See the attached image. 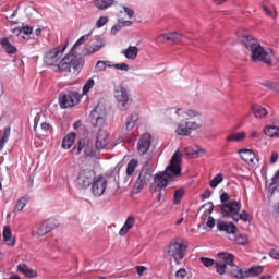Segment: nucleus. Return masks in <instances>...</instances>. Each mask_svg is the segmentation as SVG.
Returning a JSON list of instances; mask_svg holds the SVG:
<instances>
[{"label": "nucleus", "mask_w": 279, "mask_h": 279, "mask_svg": "<svg viewBox=\"0 0 279 279\" xmlns=\"http://www.w3.org/2000/svg\"><path fill=\"white\" fill-rule=\"evenodd\" d=\"M239 40L241 45L251 52V60L253 62H265V64L271 65V57L269 52L260 46L258 39L254 38L252 35H242Z\"/></svg>", "instance_id": "f257e3e1"}, {"label": "nucleus", "mask_w": 279, "mask_h": 279, "mask_svg": "<svg viewBox=\"0 0 279 279\" xmlns=\"http://www.w3.org/2000/svg\"><path fill=\"white\" fill-rule=\"evenodd\" d=\"M179 175H182V153L177 150L173 154L169 166L162 173L156 174L154 181L158 189H166L169 184V180L167 178H179Z\"/></svg>", "instance_id": "f03ea898"}, {"label": "nucleus", "mask_w": 279, "mask_h": 279, "mask_svg": "<svg viewBox=\"0 0 279 279\" xmlns=\"http://www.w3.org/2000/svg\"><path fill=\"white\" fill-rule=\"evenodd\" d=\"M86 61L82 58L81 54L74 52L73 50L70 51L58 64V70L61 73H80L82 69H84V63Z\"/></svg>", "instance_id": "7ed1b4c3"}, {"label": "nucleus", "mask_w": 279, "mask_h": 279, "mask_svg": "<svg viewBox=\"0 0 279 279\" xmlns=\"http://www.w3.org/2000/svg\"><path fill=\"white\" fill-rule=\"evenodd\" d=\"M151 180H154L151 163H149V161H145L134 183L133 191H135V193H141V191H143V189H145V186H147Z\"/></svg>", "instance_id": "20e7f679"}, {"label": "nucleus", "mask_w": 279, "mask_h": 279, "mask_svg": "<svg viewBox=\"0 0 279 279\" xmlns=\"http://www.w3.org/2000/svg\"><path fill=\"white\" fill-rule=\"evenodd\" d=\"M82 149H84V155L86 158H95L97 156V146H95V142L89 138H81L72 148L71 153L74 156H80L82 154Z\"/></svg>", "instance_id": "39448f33"}, {"label": "nucleus", "mask_w": 279, "mask_h": 279, "mask_svg": "<svg viewBox=\"0 0 279 279\" xmlns=\"http://www.w3.org/2000/svg\"><path fill=\"white\" fill-rule=\"evenodd\" d=\"M114 99L119 110L125 111L132 106V96H130V90L123 85H118L113 89Z\"/></svg>", "instance_id": "423d86ee"}, {"label": "nucleus", "mask_w": 279, "mask_h": 279, "mask_svg": "<svg viewBox=\"0 0 279 279\" xmlns=\"http://www.w3.org/2000/svg\"><path fill=\"white\" fill-rule=\"evenodd\" d=\"M186 250H189V246L182 244L180 239H173L168 246V255L174 258L175 263L180 265L184 259V252Z\"/></svg>", "instance_id": "0eeeda50"}, {"label": "nucleus", "mask_w": 279, "mask_h": 279, "mask_svg": "<svg viewBox=\"0 0 279 279\" xmlns=\"http://www.w3.org/2000/svg\"><path fill=\"white\" fill-rule=\"evenodd\" d=\"M220 211L222 217L234 220L239 216V213H241V203L238 201H229L220 205Z\"/></svg>", "instance_id": "6e6552de"}, {"label": "nucleus", "mask_w": 279, "mask_h": 279, "mask_svg": "<svg viewBox=\"0 0 279 279\" xmlns=\"http://www.w3.org/2000/svg\"><path fill=\"white\" fill-rule=\"evenodd\" d=\"M77 104H80V93L77 92L61 93L59 95V106L63 110L73 108V106H77Z\"/></svg>", "instance_id": "1a4fd4ad"}, {"label": "nucleus", "mask_w": 279, "mask_h": 279, "mask_svg": "<svg viewBox=\"0 0 279 279\" xmlns=\"http://www.w3.org/2000/svg\"><path fill=\"white\" fill-rule=\"evenodd\" d=\"M90 123L94 128L101 130L106 123V108L101 106H96L89 116Z\"/></svg>", "instance_id": "9d476101"}, {"label": "nucleus", "mask_w": 279, "mask_h": 279, "mask_svg": "<svg viewBox=\"0 0 279 279\" xmlns=\"http://www.w3.org/2000/svg\"><path fill=\"white\" fill-rule=\"evenodd\" d=\"M64 51H66V45L58 46L57 48L48 51L44 57L45 64H47L48 66H53V64H58Z\"/></svg>", "instance_id": "9b49d317"}, {"label": "nucleus", "mask_w": 279, "mask_h": 279, "mask_svg": "<svg viewBox=\"0 0 279 279\" xmlns=\"http://www.w3.org/2000/svg\"><path fill=\"white\" fill-rule=\"evenodd\" d=\"M202 128H203L202 122H195V121L180 122L175 132L179 136H191V132L195 130H202Z\"/></svg>", "instance_id": "f8f14e48"}, {"label": "nucleus", "mask_w": 279, "mask_h": 279, "mask_svg": "<svg viewBox=\"0 0 279 279\" xmlns=\"http://www.w3.org/2000/svg\"><path fill=\"white\" fill-rule=\"evenodd\" d=\"M95 172L90 169L81 170L77 177L80 189H88L95 182Z\"/></svg>", "instance_id": "ddd939ff"}, {"label": "nucleus", "mask_w": 279, "mask_h": 279, "mask_svg": "<svg viewBox=\"0 0 279 279\" xmlns=\"http://www.w3.org/2000/svg\"><path fill=\"white\" fill-rule=\"evenodd\" d=\"M108 181L104 177H97L92 183V193L95 197H101L106 193Z\"/></svg>", "instance_id": "4468645a"}, {"label": "nucleus", "mask_w": 279, "mask_h": 279, "mask_svg": "<svg viewBox=\"0 0 279 279\" xmlns=\"http://www.w3.org/2000/svg\"><path fill=\"white\" fill-rule=\"evenodd\" d=\"M150 147H151V135L149 133H145L142 135V137L138 140V143H137V151L140 156H145V154L149 151Z\"/></svg>", "instance_id": "2eb2a0df"}, {"label": "nucleus", "mask_w": 279, "mask_h": 279, "mask_svg": "<svg viewBox=\"0 0 279 279\" xmlns=\"http://www.w3.org/2000/svg\"><path fill=\"white\" fill-rule=\"evenodd\" d=\"M106 47L104 39H98L97 44H86L83 49V56H93Z\"/></svg>", "instance_id": "dca6fc26"}, {"label": "nucleus", "mask_w": 279, "mask_h": 279, "mask_svg": "<svg viewBox=\"0 0 279 279\" xmlns=\"http://www.w3.org/2000/svg\"><path fill=\"white\" fill-rule=\"evenodd\" d=\"M58 228V222L53 219L45 220L37 230L38 236H45V234H49L51 230Z\"/></svg>", "instance_id": "f3484780"}, {"label": "nucleus", "mask_w": 279, "mask_h": 279, "mask_svg": "<svg viewBox=\"0 0 279 279\" xmlns=\"http://www.w3.org/2000/svg\"><path fill=\"white\" fill-rule=\"evenodd\" d=\"M216 226L219 232H227V234H236L238 228L232 222H226L223 220H219Z\"/></svg>", "instance_id": "a211bd4d"}, {"label": "nucleus", "mask_w": 279, "mask_h": 279, "mask_svg": "<svg viewBox=\"0 0 279 279\" xmlns=\"http://www.w3.org/2000/svg\"><path fill=\"white\" fill-rule=\"evenodd\" d=\"M108 143H110L108 132L99 131L96 137V149H106Z\"/></svg>", "instance_id": "6ab92c4d"}, {"label": "nucleus", "mask_w": 279, "mask_h": 279, "mask_svg": "<svg viewBox=\"0 0 279 279\" xmlns=\"http://www.w3.org/2000/svg\"><path fill=\"white\" fill-rule=\"evenodd\" d=\"M175 114L178 117H181V119H195L197 117H202V112L195 110V109H177Z\"/></svg>", "instance_id": "aec40b11"}, {"label": "nucleus", "mask_w": 279, "mask_h": 279, "mask_svg": "<svg viewBox=\"0 0 279 279\" xmlns=\"http://www.w3.org/2000/svg\"><path fill=\"white\" fill-rule=\"evenodd\" d=\"M121 53L126 58V60H136L138 57V47L130 46L129 48L122 50Z\"/></svg>", "instance_id": "412c9836"}, {"label": "nucleus", "mask_w": 279, "mask_h": 279, "mask_svg": "<svg viewBox=\"0 0 279 279\" xmlns=\"http://www.w3.org/2000/svg\"><path fill=\"white\" fill-rule=\"evenodd\" d=\"M134 223H136V219L130 216L119 231L120 236H125V234H128V231L132 230V228L134 227Z\"/></svg>", "instance_id": "4be33fe9"}, {"label": "nucleus", "mask_w": 279, "mask_h": 279, "mask_svg": "<svg viewBox=\"0 0 279 279\" xmlns=\"http://www.w3.org/2000/svg\"><path fill=\"white\" fill-rule=\"evenodd\" d=\"M3 241L8 243L9 247H14L16 244V238H12V230L10 227H4L3 229Z\"/></svg>", "instance_id": "5701e85b"}, {"label": "nucleus", "mask_w": 279, "mask_h": 279, "mask_svg": "<svg viewBox=\"0 0 279 279\" xmlns=\"http://www.w3.org/2000/svg\"><path fill=\"white\" fill-rule=\"evenodd\" d=\"M238 154H240V158H242L244 162H254V158H256V154L247 148L239 150Z\"/></svg>", "instance_id": "b1692460"}, {"label": "nucleus", "mask_w": 279, "mask_h": 279, "mask_svg": "<svg viewBox=\"0 0 279 279\" xmlns=\"http://www.w3.org/2000/svg\"><path fill=\"white\" fill-rule=\"evenodd\" d=\"M217 256L218 258H220L219 260L223 263L227 267L228 265L230 267H234V255L230 253H218Z\"/></svg>", "instance_id": "393cba45"}, {"label": "nucleus", "mask_w": 279, "mask_h": 279, "mask_svg": "<svg viewBox=\"0 0 279 279\" xmlns=\"http://www.w3.org/2000/svg\"><path fill=\"white\" fill-rule=\"evenodd\" d=\"M2 49H4L5 53H8V56H12L14 53H16V47H14L10 40L8 38H3L0 43Z\"/></svg>", "instance_id": "a878e982"}, {"label": "nucleus", "mask_w": 279, "mask_h": 279, "mask_svg": "<svg viewBox=\"0 0 279 279\" xmlns=\"http://www.w3.org/2000/svg\"><path fill=\"white\" fill-rule=\"evenodd\" d=\"M245 136H247V133L244 131L240 133H231L227 136V143H241V141H245Z\"/></svg>", "instance_id": "bb28decb"}, {"label": "nucleus", "mask_w": 279, "mask_h": 279, "mask_svg": "<svg viewBox=\"0 0 279 279\" xmlns=\"http://www.w3.org/2000/svg\"><path fill=\"white\" fill-rule=\"evenodd\" d=\"M138 113H131V116L126 118L125 130H134V128H136V123H138Z\"/></svg>", "instance_id": "cd10ccee"}, {"label": "nucleus", "mask_w": 279, "mask_h": 279, "mask_svg": "<svg viewBox=\"0 0 279 279\" xmlns=\"http://www.w3.org/2000/svg\"><path fill=\"white\" fill-rule=\"evenodd\" d=\"M73 143H75V133L71 132L63 138L61 147L63 149H71Z\"/></svg>", "instance_id": "c85d7f7f"}, {"label": "nucleus", "mask_w": 279, "mask_h": 279, "mask_svg": "<svg viewBox=\"0 0 279 279\" xmlns=\"http://www.w3.org/2000/svg\"><path fill=\"white\" fill-rule=\"evenodd\" d=\"M252 112L256 119H263V117H267V109L260 105H253Z\"/></svg>", "instance_id": "c756f323"}, {"label": "nucleus", "mask_w": 279, "mask_h": 279, "mask_svg": "<svg viewBox=\"0 0 279 279\" xmlns=\"http://www.w3.org/2000/svg\"><path fill=\"white\" fill-rule=\"evenodd\" d=\"M17 271H20V274H24V276H26V278H36V271H34L29 267H27L26 264H20L17 266Z\"/></svg>", "instance_id": "7c9ffc66"}, {"label": "nucleus", "mask_w": 279, "mask_h": 279, "mask_svg": "<svg viewBox=\"0 0 279 279\" xmlns=\"http://www.w3.org/2000/svg\"><path fill=\"white\" fill-rule=\"evenodd\" d=\"M94 5L97 10H108V8L114 5V0H95Z\"/></svg>", "instance_id": "2f4dec72"}, {"label": "nucleus", "mask_w": 279, "mask_h": 279, "mask_svg": "<svg viewBox=\"0 0 279 279\" xmlns=\"http://www.w3.org/2000/svg\"><path fill=\"white\" fill-rule=\"evenodd\" d=\"M206 206H207V209L201 216L202 221H206V219H208V217H210V215H213V210L215 208V205H213V202H209L208 204L203 205L201 207V210H204V208Z\"/></svg>", "instance_id": "473e14b6"}, {"label": "nucleus", "mask_w": 279, "mask_h": 279, "mask_svg": "<svg viewBox=\"0 0 279 279\" xmlns=\"http://www.w3.org/2000/svg\"><path fill=\"white\" fill-rule=\"evenodd\" d=\"M263 274V266L252 267L245 270L246 278H256Z\"/></svg>", "instance_id": "72a5a7b5"}, {"label": "nucleus", "mask_w": 279, "mask_h": 279, "mask_svg": "<svg viewBox=\"0 0 279 279\" xmlns=\"http://www.w3.org/2000/svg\"><path fill=\"white\" fill-rule=\"evenodd\" d=\"M233 267V269L231 270V276L232 278H236V279H247L246 275H245V269H241L239 268L236 265L231 266Z\"/></svg>", "instance_id": "f704fd0d"}, {"label": "nucleus", "mask_w": 279, "mask_h": 279, "mask_svg": "<svg viewBox=\"0 0 279 279\" xmlns=\"http://www.w3.org/2000/svg\"><path fill=\"white\" fill-rule=\"evenodd\" d=\"M136 167H138V160L132 159L129 161L126 166V175L129 178H132V175H134V172L136 171Z\"/></svg>", "instance_id": "c9c22d12"}, {"label": "nucleus", "mask_w": 279, "mask_h": 279, "mask_svg": "<svg viewBox=\"0 0 279 279\" xmlns=\"http://www.w3.org/2000/svg\"><path fill=\"white\" fill-rule=\"evenodd\" d=\"M182 38H184V36L178 32L168 33V43H174L178 45V43H182Z\"/></svg>", "instance_id": "e433bc0d"}, {"label": "nucleus", "mask_w": 279, "mask_h": 279, "mask_svg": "<svg viewBox=\"0 0 279 279\" xmlns=\"http://www.w3.org/2000/svg\"><path fill=\"white\" fill-rule=\"evenodd\" d=\"M112 66L110 61H97L95 65V73H101V71H106V69Z\"/></svg>", "instance_id": "4c0bfd02"}, {"label": "nucleus", "mask_w": 279, "mask_h": 279, "mask_svg": "<svg viewBox=\"0 0 279 279\" xmlns=\"http://www.w3.org/2000/svg\"><path fill=\"white\" fill-rule=\"evenodd\" d=\"M10 132H11L10 126H7L4 129L2 138L0 140V149H3V147L8 143V140L10 138Z\"/></svg>", "instance_id": "58836bf2"}, {"label": "nucleus", "mask_w": 279, "mask_h": 279, "mask_svg": "<svg viewBox=\"0 0 279 279\" xmlns=\"http://www.w3.org/2000/svg\"><path fill=\"white\" fill-rule=\"evenodd\" d=\"M182 197H184V189L181 187L174 192L173 204H175V206H178V204H180V202H182Z\"/></svg>", "instance_id": "ea45409f"}, {"label": "nucleus", "mask_w": 279, "mask_h": 279, "mask_svg": "<svg viewBox=\"0 0 279 279\" xmlns=\"http://www.w3.org/2000/svg\"><path fill=\"white\" fill-rule=\"evenodd\" d=\"M233 221H244V223H247V221H250V214L245 210H243L241 214L239 211L238 216L235 217V219H233Z\"/></svg>", "instance_id": "a19ab883"}, {"label": "nucleus", "mask_w": 279, "mask_h": 279, "mask_svg": "<svg viewBox=\"0 0 279 279\" xmlns=\"http://www.w3.org/2000/svg\"><path fill=\"white\" fill-rule=\"evenodd\" d=\"M88 38H90V34H87V35H83L72 47L71 51H73L74 53H77L75 51V49L77 47H80V45H84V43H86L88 40Z\"/></svg>", "instance_id": "79ce46f5"}, {"label": "nucleus", "mask_w": 279, "mask_h": 279, "mask_svg": "<svg viewBox=\"0 0 279 279\" xmlns=\"http://www.w3.org/2000/svg\"><path fill=\"white\" fill-rule=\"evenodd\" d=\"M223 182V174L222 173H218L211 181H210V186L211 189H217V186H219V184H221Z\"/></svg>", "instance_id": "37998d69"}, {"label": "nucleus", "mask_w": 279, "mask_h": 279, "mask_svg": "<svg viewBox=\"0 0 279 279\" xmlns=\"http://www.w3.org/2000/svg\"><path fill=\"white\" fill-rule=\"evenodd\" d=\"M234 241H235L236 245H247V243H250V240L247 239V235H245V234L235 235Z\"/></svg>", "instance_id": "c03bdc74"}, {"label": "nucleus", "mask_w": 279, "mask_h": 279, "mask_svg": "<svg viewBox=\"0 0 279 279\" xmlns=\"http://www.w3.org/2000/svg\"><path fill=\"white\" fill-rule=\"evenodd\" d=\"M215 265H216L217 274H219V276H223V274H226V269H227L228 266L225 263L220 262V260H217L215 263Z\"/></svg>", "instance_id": "a18cd8bd"}, {"label": "nucleus", "mask_w": 279, "mask_h": 279, "mask_svg": "<svg viewBox=\"0 0 279 279\" xmlns=\"http://www.w3.org/2000/svg\"><path fill=\"white\" fill-rule=\"evenodd\" d=\"M28 199L29 198H27V197L20 198L15 205V210H17V213H21V210H23V208H25V206H27Z\"/></svg>", "instance_id": "49530a36"}, {"label": "nucleus", "mask_w": 279, "mask_h": 279, "mask_svg": "<svg viewBox=\"0 0 279 279\" xmlns=\"http://www.w3.org/2000/svg\"><path fill=\"white\" fill-rule=\"evenodd\" d=\"M93 86H95V80H87L85 85L83 86V95H87V93H90V88H93Z\"/></svg>", "instance_id": "de8ad7c7"}, {"label": "nucleus", "mask_w": 279, "mask_h": 279, "mask_svg": "<svg viewBox=\"0 0 279 279\" xmlns=\"http://www.w3.org/2000/svg\"><path fill=\"white\" fill-rule=\"evenodd\" d=\"M155 43L157 45H165V43H169V33H165V34L159 35L156 38Z\"/></svg>", "instance_id": "09e8293b"}, {"label": "nucleus", "mask_w": 279, "mask_h": 279, "mask_svg": "<svg viewBox=\"0 0 279 279\" xmlns=\"http://www.w3.org/2000/svg\"><path fill=\"white\" fill-rule=\"evenodd\" d=\"M264 134H265L266 136H270V137L276 136V125H272V126H265V128H264Z\"/></svg>", "instance_id": "8fccbe9b"}, {"label": "nucleus", "mask_w": 279, "mask_h": 279, "mask_svg": "<svg viewBox=\"0 0 279 279\" xmlns=\"http://www.w3.org/2000/svg\"><path fill=\"white\" fill-rule=\"evenodd\" d=\"M262 86H264V88H268V90H276V88H278V84L274 81H266L262 83Z\"/></svg>", "instance_id": "3c124183"}, {"label": "nucleus", "mask_w": 279, "mask_h": 279, "mask_svg": "<svg viewBox=\"0 0 279 279\" xmlns=\"http://www.w3.org/2000/svg\"><path fill=\"white\" fill-rule=\"evenodd\" d=\"M108 21H110V17H108V16H101V17H99L98 21L96 22V26H97L98 28H101V27H104V25H106V23H108Z\"/></svg>", "instance_id": "603ef678"}, {"label": "nucleus", "mask_w": 279, "mask_h": 279, "mask_svg": "<svg viewBox=\"0 0 279 279\" xmlns=\"http://www.w3.org/2000/svg\"><path fill=\"white\" fill-rule=\"evenodd\" d=\"M199 260L206 267H213V265H215V259H210L208 257H201Z\"/></svg>", "instance_id": "864d4df0"}, {"label": "nucleus", "mask_w": 279, "mask_h": 279, "mask_svg": "<svg viewBox=\"0 0 279 279\" xmlns=\"http://www.w3.org/2000/svg\"><path fill=\"white\" fill-rule=\"evenodd\" d=\"M111 66H113V69H118V71H130V65H128L126 63H118Z\"/></svg>", "instance_id": "5fc2aeb1"}, {"label": "nucleus", "mask_w": 279, "mask_h": 279, "mask_svg": "<svg viewBox=\"0 0 279 279\" xmlns=\"http://www.w3.org/2000/svg\"><path fill=\"white\" fill-rule=\"evenodd\" d=\"M123 27V25H121V23L119 22L118 24H116L114 26L111 27L110 34L112 36H117V32H120V29Z\"/></svg>", "instance_id": "6e6d98bb"}, {"label": "nucleus", "mask_w": 279, "mask_h": 279, "mask_svg": "<svg viewBox=\"0 0 279 279\" xmlns=\"http://www.w3.org/2000/svg\"><path fill=\"white\" fill-rule=\"evenodd\" d=\"M220 202H221V204H228V202H230V194L227 192H223L220 195Z\"/></svg>", "instance_id": "4d7b16f0"}, {"label": "nucleus", "mask_w": 279, "mask_h": 279, "mask_svg": "<svg viewBox=\"0 0 279 279\" xmlns=\"http://www.w3.org/2000/svg\"><path fill=\"white\" fill-rule=\"evenodd\" d=\"M186 275H187L186 269L181 268V269H179V270L175 272V278L184 279V278H186Z\"/></svg>", "instance_id": "13d9d810"}, {"label": "nucleus", "mask_w": 279, "mask_h": 279, "mask_svg": "<svg viewBox=\"0 0 279 279\" xmlns=\"http://www.w3.org/2000/svg\"><path fill=\"white\" fill-rule=\"evenodd\" d=\"M34 32V28L31 26H24L22 27V34L25 36H29Z\"/></svg>", "instance_id": "bf43d9fd"}, {"label": "nucleus", "mask_w": 279, "mask_h": 279, "mask_svg": "<svg viewBox=\"0 0 279 279\" xmlns=\"http://www.w3.org/2000/svg\"><path fill=\"white\" fill-rule=\"evenodd\" d=\"M269 256L275 260H279V252L276 248L270 250Z\"/></svg>", "instance_id": "052dcab7"}, {"label": "nucleus", "mask_w": 279, "mask_h": 279, "mask_svg": "<svg viewBox=\"0 0 279 279\" xmlns=\"http://www.w3.org/2000/svg\"><path fill=\"white\" fill-rule=\"evenodd\" d=\"M278 162V153L272 151L270 156V165H276Z\"/></svg>", "instance_id": "680f3d73"}, {"label": "nucleus", "mask_w": 279, "mask_h": 279, "mask_svg": "<svg viewBox=\"0 0 279 279\" xmlns=\"http://www.w3.org/2000/svg\"><path fill=\"white\" fill-rule=\"evenodd\" d=\"M206 226H207V228H210V230H213V228H215V218H213V216L208 217Z\"/></svg>", "instance_id": "e2e57ef3"}, {"label": "nucleus", "mask_w": 279, "mask_h": 279, "mask_svg": "<svg viewBox=\"0 0 279 279\" xmlns=\"http://www.w3.org/2000/svg\"><path fill=\"white\" fill-rule=\"evenodd\" d=\"M123 10L125 12V14L130 17V19H133L134 17V11L129 8V7H123Z\"/></svg>", "instance_id": "0e129e2a"}, {"label": "nucleus", "mask_w": 279, "mask_h": 279, "mask_svg": "<svg viewBox=\"0 0 279 279\" xmlns=\"http://www.w3.org/2000/svg\"><path fill=\"white\" fill-rule=\"evenodd\" d=\"M213 195V192L210 190H205V192L201 195V199H208Z\"/></svg>", "instance_id": "69168bd1"}, {"label": "nucleus", "mask_w": 279, "mask_h": 279, "mask_svg": "<svg viewBox=\"0 0 279 279\" xmlns=\"http://www.w3.org/2000/svg\"><path fill=\"white\" fill-rule=\"evenodd\" d=\"M192 154H195L196 156H206V149L197 148V149L193 150Z\"/></svg>", "instance_id": "338daca9"}, {"label": "nucleus", "mask_w": 279, "mask_h": 279, "mask_svg": "<svg viewBox=\"0 0 279 279\" xmlns=\"http://www.w3.org/2000/svg\"><path fill=\"white\" fill-rule=\"evenodd\" d=\"M136 271H137L138 276H143V274H145V271H147V268L145 266H136Z\"/></svg>", "instance_id": "774afa93"}]
</instances>
